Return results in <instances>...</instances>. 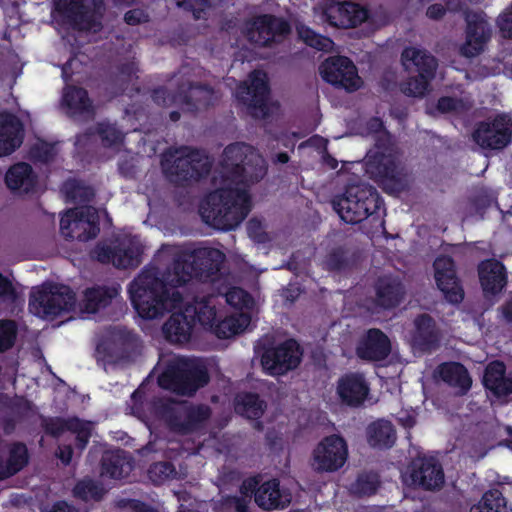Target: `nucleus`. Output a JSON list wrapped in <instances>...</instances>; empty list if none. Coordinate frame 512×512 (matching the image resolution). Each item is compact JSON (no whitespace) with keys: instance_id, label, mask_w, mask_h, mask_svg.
<instances>
[{"instance_id":"1","label":"nucleus","mask_w":512,"mask_h":512,"mask_svg":"<svg viewBox=\"0 0 512 512\" xmlns=\"http://www.w3.org/2000/svg\"><path fill=\"white\" fill-rule=\"evenodd\" d=\"M225 254L207 246L163 244L155 261H173L164 270L147 266L129 284L133 307L140 317L156 319L180 307L184 301L182 288L193 278L214 281L221 271Z\"/></svg>"},{"instance_id":"2","label":"nucleus","mask_w":512,"mask_h":512,"mask_svg":"<svg viewBox=\"0 0 512 512\" xmlns=\"http://www.w3.org/2000/svg\"><path fill=\"white\" fill-rule=\"evenodd\" d=\"M266 174L267 163L254 147L245 143L227 146L214 177L220 187L207 195L199 209L203 221L220 230L236 228L252 207L249 188Z\"/></svg>"},{"instance_id":"3","label":"nucleus","mask_w":512,"mask_h":512,"mask_svg":"<svg viewBox=\"0 0 512 512\" xmlns=\"http://www.w3.org/2000/svg\"><path fill=\"white\" fill-rule=\"evenodd\" d=\"M209 381L205 366L198 360L172 357L158 377L161 388L180 395H193Z\"/></svg>"},{"instance_id":"4","label":"nucleus","mask_w":512,"mask_h":512,"mask_svg":"<svg viewBox=\"0 0 512 512\" xmlns=\"http://www.w3.org/2000/svg\"><path fill=\"white\" fill-rule=\"evenodd\" d=\"M161 165L170 181L177 184L198 180L211 168L204 152L186 146L168 149L162 156Z\"/></svg>"},{"instance_id":"5","label":"nucleus","mask_w":512,"mask_h":512,"mask_svg":"<svg viewBox=\"0 0 512 512\" xmlns=\"http://www.w3.org/2000/svg\"><path fill=\"white\" fill-rule=\"evenodd\" d=\"M331 205L344 222L357 224L379 209L380 200L372 186L362 183L349 185L343 194L331 200Z\"/></svg>"},{"instance_id":"6","label":"nucleus","mask_w":512,"mask_h":512,"mask_svg":"<svg viewBox=\"0 0 512 512\" xmlns=\"http://www.w3.org/2000/svg\"><path fill=\"white\" fill-rule=\"evenodd\" d=\"M156 413L168 427L179 434H189L199 429L210 417L211 410L206 405L194 406L187 402H176L167 398H157L153 402Z\"/></svg>"},{"instance_id":"7","label":"nucleus","mask_w":512,"mask_h":512,"mask_svg":"<svg viewBox=\"0 0 512 512\" xmlns=\"http://www.w3.org/2000/svg\"><path fill=\"white\" fill-rule=\"evenodd\" d=\"M145 244L137 236L124 235L99 242L92 251L95 259L117 269H135L143 260Z\"/></svg>"},{"instance_id":"8","label":"nucleus","mask_w":512,"mask_h":512,"mask_svg":"<svg viewBox=\"0 0 512 512\" xmlns=\"http://www.w3.org/2000/svg\"><path fill=\"white\" fill-rule=\"evenodd\" d=\"M52 16L61 18L74 29L96 33L101 30L102 0H54Z\"/></svg>"},{"instance_id":"9","label":"nucleus","mask_w":512,"mask_h":512,"mask_svg":"<svg viewBox=\"0 0 512 512\" xmlns=\"http://www.w3.org/2000/svg\"><path fill=\"white\" fill-rule=\"evenodd\" d=\"M74 292L65 285L43 284L30 294L29 309L38 317L54 318L75 306Z\"/></svg>"},{"instance_id":"10","label":"nucleus","mask_w":512,"mask_h":512,"mask_svg":"<svg viewBox=\"0 0 512 512\" xmlns=\"http://www.w3.org/2000/svg\"><path fill=\"white\" fill-rule=\"evenodd\" d=\"M99 216L92 206L68 210L60 220V231L65 239L87 241L99 233Z\"/></svg>"},{"instance_id":"11","label":"nucleus","mask_w":512,"mask_h":512,"mask_svg":"<svg viewBox=\"0 0 512 512\" xmlns=\"http://www.w3.org/2000/svg\"><path fill=\"white\" fill-rule=\"evenodd\" d=\"M375 145L365 157L366 172L374 179H394L397 170V148L388 133L375 139Z\"/></svg>"},{"instance_id":"12","label":"nucleus","mask_w":512,"mask_h":512,"mask_svg":"<svg viewBox=\"0 0 512 512\" xmlns=\"http://www.w3.org/2000/svg\"><path fill=\"white\" fill-rule=\"evenodd\" d=\"M268 94L267 76L262 71L252 72L248 81L241 83L236 90L237 99L246 105L249 114L257 119H264L270 113Z\"/></svg>"},{"instance_id":"13","label":"nucleus","mask_w":512,"mask_h":512,"mask_svg":"<svg viewBox=\"0 0 512 512\" xmlns=\"http://www.w3.org/2000/svg\"><path fill=\"white\" fill-rule=\"evenodd\" d=\"M347 457L346 441L337 435H330L314 448L311 456V467L316 472H335L343 467Z\"/></svg>"},{"instance_id":"14","label":"nucleus","mask_w":512,"mask_h":512,"mask_svg":"<svg viewBox=\"0 0 512 512\" xmlns=\"http://www.w3.org/2000/svg\"><path fill=\"white\" fill-rule=\"evenodd\" d=\"M320 74L325 81L348 92L356 91L362 85L356 66L344 56L327 58L320 66Z\"/></svg>"},{"instance_id":"15","label":"nucleus","mask_w":512,"mask_h":512,"mask_svg":"<svg viewBox=\"0 0 512 512\" xmlns=\"http://www.w3.org/2000/svg\"><path fill=\"white\" fill-rule=\"evenodd\" d=\"M512 137V120L497 116L493 121L481 122L472 134L473 140L483 149H503Z\"/></svg>"},{"instance_id":"16","label":"nucleus","mask_w":512,"mask_h":512,"mask_svg":"<svg viewBox=\"0 0 512 512\" xmlns=\"http://www.w3.org/2000/svg\"><path fill=\"white\" fill-rule=\"evenodd\" d=\"M257 481L249 479L241 485V493L246 497L254 493L256 504L264 510L285 508L291 502V494L286 489H280L277 480H269L256 488Z\"/></svg>"},{"instance_id":"17","label":"nucleus","mask_w":512,"mask_h":512,"mask_svg":"<svg viewBox=\"0 0 512 512\" xmlns=\"http://www.w3.org/2000/svg\"><path fill=\"white\" fill-rule=\"evenodd\" d=\"M301 355L297 342L288 340L275 348L267 349L262 355L261 364L270 375H283L299 365Z\"/></svg>"},{"instance_id":"18","label":"nucleus","mask_w":512,"mask_h":512,"mask_svg":"<svg viewBox=\"0 0 512 512\" xmlns=\"http://www.w3.org/2000/svg\"><path fill=\"white\" fill-rule=\"evenodd\" d=\"M466 40L461 46V54L474 57L480 54L491 35V28L485 16L477 12H466Z\"/></svg>"},{"instance_id":"19","label":"nucleus","mask_w":512,"mask_h":512,"mask_svg":"<svg viewBox=\"0 0 512 512\" xmlns=\"http://www.w3.org/2000/svg\"><path fill=\"white\" fill-rule=\"evenodd\" d=\"M289 25L282 19L270 15L255 18L247 28V38L250 42L267 46L277 41L289 32Z\"/></svg>"},{"instance_id":"20","label":"nucleus","mask_w":512,"mask_h":512,"mask_svg":"<svg viewBox=\"0 0 512 512\" xmlns=\"http://www.w3.org/2000/svg\"><path fill=\"white\" fill-rule=\"evenodd\" d=\"M368 18L367 10L352 2L331 3L322 12L321 19L333 27L351 28Z\"/></svg>"},{"instance_id":"21","label":"nucleus","mask_w":512,"mask_h":512,"mask_svg":"<svg viewBox=\"0 0 512 512\" xmlns=\"http://www.w3.org/2000/svg\"><path fill=\"white\" fill-rule=\"evenodd\" d=\"M434 276L438 288L451 303L463 300L464 291L456 275L454 262L450 257L440 256L434 261Z\"/></svg>"},{"instance_id":"22","label":"nucleus","mask_w":512,"mask_h":512,"mask_svg":"<svg viewBox=\"0 0 512 512\" xmlns=\"http://www.w3.org/2000/svg\"><path fill=\"white\" fill-rule=\"evenodd\" d=\"M61 107L66 115L76 120H90L95 114V107L87 91L75 86L64 88Z\"/></svg>"},{"instance_id":"23","label":"nucleus","mask_w":512,"mask_h":512,"mask_svg":"<svg viewBox=\"0 0 512 512\" xmlns=\"http://www.w3.org/2000/svg\"><path fill=\"white\" fill-rule=\"evenodd\" d=\"M220 98L218 91L201 83L182 86L179 92L180 106L187 111H198L214 105Z\"/></svg>"},{"instance_id":"24","label":"nucleus","mask_w":512,"mask_h":512,"mask_svg":"<svg viewBox=\"0 0 512 512\" xmlns=\"http://www.w3.org/2000/svg\"><path fill=\"white\" fill-rule=\"evenodd\" d=\"M411 478L414 484H417L426 490H437L444 484V472L442 466L433 457L422 458L415 462Z\"/></svg>"},{"instance_id":"25","label":"nucleus","mask_w":512,"mask_h":512,"mask_svg":"<svg viewBox=\"0 0 512 512\" xmlns=\"http://www.w3.org/2000/svg\"><path fill=\"white\" fill-rule=\"evenodd\" d=\"M44 427L48 434H51L55 437L61 435L65 431H71L75 433L77 447L79 449L85 448L92 431V424L90 422H83L78 418H48L44 420Z\"/></svg>"},{"instance_id":"26","label":"nucleus","mask_w":512,"mask_h":512,"mask_svg":"<svg viewBox=\"0 0 512 512\" xmlns=\"http://www.w3.org/2000/svg\"><path fill=\"white\" fill-rule=\"evenodd\" d=\"M23 140L20 120L9 113H0V157L14 152Z\"/></svg>"},{"instance_id":"27","label":"nucleus","mask_w":512,"mask_h":512,"mask_svg":"<svg viewBox=\"0 0 512 512\" xmlns=\"http://www.w3.org/2000/svg\"><path fill=\"white\" fill-rule=\"evenodd\" d=\"M402 64L407 71L434 78L438 66L436 58L428 51L416 47L405 48L401 54Z\"/></svg>"},{"instance_id":"28","label":"nucleus","mask_w":512,"mask_h":512,"mask_svg":"<svg viewBox=\"0 0 512 512\" xmlns=\"http://www.w3.org/2000/svg\"><path fill=\"white\" fill-rule=\"evenodd\" d=\"M390 351V341L379 329H370L357 347V355L360 358L372 361L386 358Z\"/></svg>"},{"instance_id":"29","label":"nucleus","mask_w":512,"mask_h":512,"mask_svg":"<svg viewBox=\"0 0 512 512\" xmlns=\"http://www.w3.org/2000/svg\"><path fill=\"white\" fill-rule=\"evenodd\" d=\"M5 183L11 191L20 195L27 194L35 188L37 176L29 164L19 162L8 169Z\"/></svg>"},{"instance_id":"30","label":"nucleus","mask_w":512,"mask_h":512,"mask_svg":"<svg viewBox=\"0 0 512 512\" xmlns=\"http://www.w3.org/2000/svg\"><path fill=\"white\" fill-rule=\"evenodd\" d=\"M368 390L366 382L359 374H348L338 381V395L350 406L360 405L366 398Z\"/></svg>"},{"instance_id":"31","label":"nucleus","mask_w":512,"mask_h":512,"mask_svg":"<svg viewBox=\"0 0 512 512\" xmlns=\"http://www.w3.org/2000/svg\"><path fill=\"white\" fill-rule=\"evenodd\" d=\"M479 278L485 293H499L506 285L505 267L497 260H486L479 265Z\"/></svg>"},{"instance_id":"32","label":"nucleus","mask_w":512,"mask_h":512,"mask_svg":"<svg viewBox=\"0 0 512 512\" xmlns=\"http://www.w3.org/2000/svg\"><path fill=\"white\" fill-rule=\"evenodd\" d=\"M415 330L412 335V344L420 350H430L438 343L439 335L433 318L428 314H421L414 320Z\"/></svg>"},{"instance_id":"33","label":"nucleus","mask_w":512,"mask_h":512,"mask_svg":"<svg viewBox=\"0 0 512 512\" xmlns=\"http://www.w3.org/2000/svg\"><path fill=\"white\" fill-rule=\"evenodd\" d=\"M194 317L185 312L173 313L163 326L166 338L174 343L187 342L192 334Z\"/></svg>"},{"instance_id":"34","label":"nucleus","mask_w":512,"mask_h":512,"mask_svg":"<svg viewBox=\"0 0 512 512\" xmlns=\"http://www.w3.org/2000/svg\"><path fill=\"white\" fill-rule=\"evenodd\" d=\"M132 471V463L125 452L117 450L104 453L101 459V476L112 479L127 477Z\"/></svg>"},{"instance_id":"35","label":"nucleus","mask_w":512,"mask_h":512,"mask_svg":"<svg viewBox=\"0 0 512 512\" xmlns=\"http://www.w3.org/2000/svg\"><path fill=\"white\" fill-rule=\"evenodd\" d=\"M437 373L445 383L458 389L459 395L465 394L471 387L472 380L469 373L460 363H443L438 367Z\"/></svg>"},{"instance_id":"36","label":"nucleus","mask_w":512,"mask_h":512,"mask_svg":"<svg viewBox=\"0 0 512 512\" xmlns=\"http://www.w3.org/2000/svg\"><path fill=\"white\" fill-rule=\"evenodd\" d=\"M218 300L219 297L214 295L196 297L194 305H189L185 309L188 314L197 317L202 326L211 330L216 324Z\"/></svg>"},{"instance_id":"37","label":"nucleus","mask_w":512,"mask_h":512,"mask_svg":"<svg viewBox=\"0 0 512 512\" xmlns=\"http://www.w3.org/2000/svg\"><path fill=\"white\" fill-rule=\"evenodd\" d=\"M118 293L119 289L117 286L89 288L84 292V298L80 304L81 311L96 313L108 306Z\"/></svg>"},{"instance_id":"38","label":"nucleus","mask_w":512,"mask_h":512,"mask_svg":"<svg viewBox=\"0 0 512 512\" xmlns=\"http://www.w3.org/2000/svg\"><path fill=\"white\" fill-rule=\"evenodd\" d=\"M483 382L497 396L512 393V379L505 377V366L501 362H492L486 367Z\"/></svg>"},{"instance_id":"39","label":"nucleus","mask_w":512,"mask_h":512,"mask_svg":"<svg viewBox=\"0 0 512 512\" xmlns=\"http://www.w3.org/2000/svg\"><path fill=\"white\" fill-rule=\"evenodd\" d=\"M404 296L401 282L395 278L383 277L378 280L376 302L383 308H391L398 305Z\"/></svg>"},{"instance_id":"40","label":"nucleus","mask_w":512,"mask_h":512,"mask_svg":"<svg viewBox=\"0 0 512 512\" xmlns=\"http://www.w3.org/2000/svg\"><path fill=\"white\" fill-rule=\"evenodd\" d=\"M367 439L372 447L389 448L395 443L396 432L389 421L378 420L368 426Z\"/></svg>"},{"instance_id":"41","label":"nucleus","mask_w":512,"mask_h":512,"mask_svg":"<svg viewBox=\"0 0 512 512\" xmlns=\"http://www.w3.org/2000/svg\"><path fill=\"white\" fill-rule=\"evenodd\" d=\"M266 408V404L254 393H243L236 397L235 410L248 419L260 418Z\"/></svg>"},{"instance_id":"42","label":"nucleus","mask_w":512,"mask_h":512,"mask_svg":"<svg viewBox=\"0 0 512 512\" xmlns=\"http://www.w3.org/2000/svg\"><path fill=\"white\" fill-rule=\"evenodd\" d=\"M248 324L249 317L247 315H232L216 322L211 331L218 338L227 339L244 331Z\"/></svg>"},{"instance_id":"43","label":"nucleus","mask_w":512,"mask_h":512,"mask_svg":"<svg viewBox=\"0 0 512 512\" xmlns=\"http://www.w3.org/2000/svg\"><path fill=\"white\" fill-rule=\"evenodd\" d=\"M354 265L352 254L342 247L332 249L325 257L324 267L331 272H346Z\"/></svg>"},{"instance_id":"44","label":"nucleus","mask_w":512,"mask_h":512,"mask_svg":"<svg viewBox=\"0 0 512 512\" xmlns=\"http://www.w3.org/2000/svg\"><path fill=\"white\" fill-rule=\"evenodd\" d=\"M470 512H506L501 492L498 490L486 492L481 501L471 507Z\"/></svg>"},{"instance_id":"45","label":"nucleus","mask_w":512,"mask_h":512,"mask_svg":"<svg viewBox=\"0 0 512 512\" xmlns=\"http://www.w3.org/2000/svg\"><path fill=\"white\" fill-rule=\"evenodd\" d=\"M62 189L66 197L75 203L89 202L94 196L92 188L77 180H67Z\"/></svg>"},{"instance_id":"46","label":"nucleus","mask_w":512,"mask_h":512,"mask_svg":"<svg viewBox=\"0 0 512 512\" xmlns=\"http://www.w3.org/2000/svg\"><path fill=\"white\" fill-rule=\"evenodd\" d=\"M379 478L375 473H363L351 484L350 491L359 496H370L377 491Z\"/></svg>"},{"instance_id":"47","label":"nucleus","mask_w":512,"mask_h":512,"mask_svg":"<svg viewBox=\"0 0 512 512\" xmlns=\"http://www.w3.org/2000/svg\"><path fill=\"white\" fill-rule=\"evenodd\" d=\"M432 79L422 74L410 77L401 84V91L410 97H423L429 91Z\"/></svg>"},{"instance_id":"48","label":"nucleus","mask_w":512,"mask_h":512,"mask_svg":"<svg viewBox=\"0 0 512 512\" xmlns=\"http://www.w3.org/2000/svg\"><path fill=\"white\" fill-rule=\"evenodd\" d=\"M5 456L13 475L21 471L28 463V451L23 443H13Z\"/></svg>"},{"instance_id":"49","label":"nucleus","mask_w":512,"mask_h":512,"mask_svg":"<svg viewBox=\"0 0 512 512\" xmlns=\"http://www.w3.org/2000/svg\"><path fill=\"white\" fill-rule=\"evenodd\" d=\"M297 32L299 37L309 46L321 50L329 51L333 47V42L327 37L315 33L310 28L299 25L297 26Z\"/></svg>"},{"instance_id":"50","label":"nucleus","mask_w":512,"mask_h":512,"mask_svg":"<svg viewBox=\"0 0 512 512\" xmlns=\"http://www.w3.org/2000/svg\"><path fill=\"white\" fill-rule=\"evenodd\" d=\"M73 493L82 500H99L102 497L103 489L92 480H82L74 487Z\"/></svg>"},{"instance_id":"51","label":"nucleus","mask_w":512,"mask_h":512,"mask_svg":"<svg viewBox=\"0 0 512 512\" xmlns=\"http://www.w3.org/2000/svg\"><path fill=\"white\" fill-rule=\"evenodd\" d=\"M178 7L186 11H191L195 19L202 18V13L214 5H217L221 0H175Z\"/></svg>"},{"instance_id":"52","label":"nucleus","mask_w":512,"mask_h":512,"mask_svg":"<svg viewBox=\"0 0 512 512\" xmlns=\"http://www.w3.org/2000/svg\"><path fill=\"white\" fill-rule=\"evenodd\" d=\"M174 474V467L169 462H157L150 466L148 476L155 484H161Z\"/></svg>"},{"instance_id":"53","label":"nucleus","mask_w":512,"mask_h":512,"mask_svg":"<svg viewBox=\"0 0 512 512\" xmlns=\"http://www.w3.org/2000/svg\"><path fill=\"white\" fill-rule=\"evenodd\" d=\"M224 298L226 303L236 309L248 307L251 302L250 296L241 288H230L224 295L218 296Z\"/></svg>"},{"instance_id":"54","label":"nucleus","mask_w":512,"mask_h":512,"mask_svg":"<svg viewBox=\"0 0 512 512\" xmlns=\"http://www.w3.org/2000/svg\"><path fill=\"white\" fill-rule=\"evenodd\" d=\"M16 337V324L11 320L0 321V352L12 347Z\"/></svg>"},{"instance_id":"55","label":"nucleus","mask_w":512,"mask_h":512,"mask_svg":"<svg viewBox=\"0 0 512 512\" xmlns=\"http://www.w3.org/2000/svg\"><path fill=\"white\" fill-rule=\"evenodd\" d=\"M472 106L471 102L453 97H442L438 100L437 108L440 112H461L468 110Z\"/></svg>"},{"instance_id":"56","label":"nucleus","mask_w":512,"mask_h":512,"mask_svg":"<svg viewBox=\"0 0 512 512\" xmlns=\"http://www.w3.org/2000/svg\"><path fill=\"white\" fill-rule=\"evenodd\" d=\"M103 145L112 146L120 143L123 139L122 133L113 125L101 124L98 130Z\"/></svg>"},{"instance_id":"57","label":"nucleus","mask_w":512,"mask_h":512,"mask_svg":"<svg viewBox=\"0 0 512 512\" xmlns=\"http://www.w3.org/2000/svg\"><path fill=\"white\" fill-rule=\"evenodd\" d=\"M31 154L41 162H49L54 159L57 151L54 145L41 142L33 146Z\"/></svg>"},{"instance_id":"58","label":"nucleus","mask_w":512,"mask_h":512,"mask_svg":"<svg viewBox=\"0 0 512 512\" xmlns=\"http://www.w3.org/2000/svg\"><path fill=\"white\" fill-rule=\"evenodd\" d=\"M249 502L246 496H229L223 500V507L226 512H249Z\"/></svg>"},{"instance_id":"59","label":"nucleus","mask_w":512,"mask_h":512,"mask_svg":"<svg viewBox=\"0 0 512 512\" xmlns=\"http://www.w3.org/2000/svg\"><path fill=\"white\" fill-rule=\"evenodd\" d=\"M16 298V292L12 283L0 274V303H12Z\"/></svg>"},{"instance_id":"60","label":"nucleus","mask_w":512,"mask_h":512,"mask_svg":"<svg viewBox=\"0 0 512 512\" xmlns=\"http://www.w3.org/2000/svg\"><path fill=\"white\" fill-rule=\"evenodd\" d=\"M152 98L155 103L162 106H169L173 103L180 105L179 94L171 95L166 89L159 88L153 92Z\"/></svg>"},{"instance_id":"61","label":"nucleus","mask_w":512,"mask_h":512,"mask_svg":"<svg viewBox=\"0 0 512 512\" xmlns=\"http://www.w3.org/2000/svg\"><path fill=\"white\" fill-rule=\"evenodd\" d=\"M15 428V421L9 416L7 409H0V436L9 435Z\"/></svg>"},{"instance_id":"62","label":"nucleus","mask_w":512,"mask_h":512,"mask_svg":"<svg viewBox=\"0 0 512 512\" xmlns=\"http://www.w3.org/2000/svg\"><path fill=\"white\" fill-rule=\"evenodd\" d=\"M499 27L504 37L512 38V5L500 16Z\"/></svg>"},{"instance_id":"63","label":"nucleus","mask_w":512,"mask_h":512,"mask_svg":"<svg viewBox=\"0 0 512 512\" xmlns=\"http://www.w3.org/2000/svg\"><path fill=\"white\" fill-rule=\"evenodd\" d=\"M125 21L129 25H137L148 20V16L140 9H133L125 14Z\"/></svg>"},{"instance_id":"64","label":"nucleus","mask_w":512,"mask_h":512,"mask_svg":"<svg viewBox=\"0 0 512 512\" xmlns=\"http://www.w3.org/2000/svg\"><path fill=\"white\" fill-rule=\"evenodd\" d=\"M501 319L508 324H512V296L507 299L500 307Z\"/></svg>"}]
</instances>
